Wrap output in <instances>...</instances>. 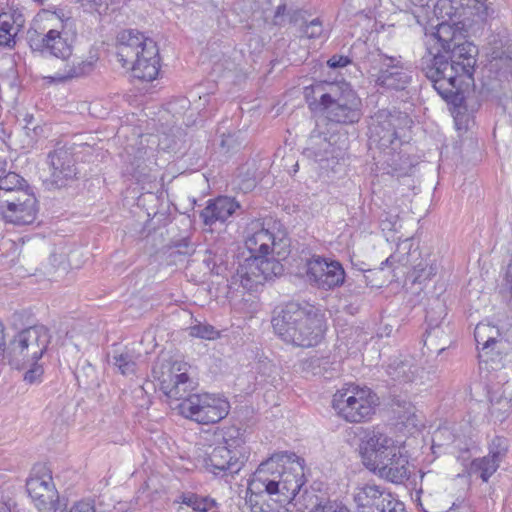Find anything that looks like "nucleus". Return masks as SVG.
<instances>
[{
	"label": "nucleus",
	"mask_w": 512,
	"mask_h": 512,
	"mask_svg": "<svg viewBox=\"0 0 512 512\" xmlns=\"http://www.w3.org/2000/svg\"><path fill=\"white\" fill-rule=\"evenodd\" d=\"M426 53L421 58V70L434 89L448 103L465 106L462 85L473 81L478 48L465 39L455 24L438 23L425 31Z\"/></svg>",
	"instance_id": "obj_1"
},
{
	"label": "nucleus",
	"mask_w": 512,
	"mask_h": 512,
	"mask_svg": "<svg viewBox=\"0 0 512 512\" xmlns=\"http://www.w3.org/2000/svg\"><path fill=\"white\" fill-rule=\"evenodd\" d=\"M304 484V459L292 452H276L249 478L245 503L251 512H266L264 493L281 505L289 504Z\"/></svg>",
	"instance_id": "obj_2"
},
{
	"label": "nucleus",
	"mask_w": 512,
	"mask_h": 512,
	"mask_svg": "<svg viewBox=\"0 0 512 512\" xmlns=\"http://www.w3.org/2000/svg\"><path fill=\"white\" fill-rule=\"evenodd\" d=\"M245 246L251 256L239 265L231 284L248 291L283 273L282 261L290 254V239L275 235L260 221H252L246 230Z\"/></svg>",
	"instance_id": "obj_3"
},
{
	"label": "nucleus",
	"mask_w": 512,
	"mask_h": 512,
	"mask_svg": "<svg viewBox=\"0 0 512 512\" xmlns=\"http://www.w3.org/2000/svg\"><path fill=\"white\" fill-rule=\"evenodd\" d=\"M187 370V363L183 361L160 360L154 365L152 375L168 398L182 399L179 411L185 418L200 424L216 423L225 418L230 409L227 399L209 393L189 395L192 381Z\"/></svg>",
	"instance_id": "obj_4"
},
{
	"label": "nucleus",
	"mask_w": 512,
	"mask_h": 512,
	"mask_svg": "<svg viewBox=\"0 0 512 512\" xmlns=\"http://www.w3.org/2000/svg\"><path fill=\"white\" fill-rule=\"evenodd\" d=\"M304 97L311 110L323 112L337 124L353 125L363 115L362 101L347 82H316L304 88Z\"/></svg>",
	"instance_id": "obj_5"
},
{
	"label": "nucleus",
	"mask_w": 512,
	"mask_h": 512,
	"mask_svg": "<svg viewBox=\"0 0 512 512\" xmlns=\"http://www.w3.org/2000/svg\"><path fill=\"white\" fill-rule=\"evenodd\" d=\"M271 323L282 341L302 348L317 346L326 330L323 315L317 309L294 302L275 312Z\"/></svg>",
	"instance_id": "obj_6"
},
{
	"label": "nucleus",
	"mask_w": 512,
	"mask_h": 512,
	"mask_svg": "<svg viewBox=\"0 0 512 512\" xmlns=\"http://www.w3.org/2000/svg\"><path fill=\"white\" fill-rule=\"evenodd\" d=\"M413 121L407 113L399 110H378L369 124V147L383 152V157H392L401 145L405 130Z\"/></svg>",
	"instance_id": "obj_7"
},
{
	"label": "nucleus",
	"mask_w": 512,
	"mask_h": 512,
	"mask_svg": "<svg viewBox=\"0 0 512 512\" xmlns=\"http://www.w3.org/2000/svg\"><path fill=\"white\" fill-rule=\"evenodd\" d=\"M331 404L338 417L359 424L369 421L375 414L378 397L368 387L348 383L334 393Z\"/></svg>",
	"instance_id": "obj_8"
},
{
	"label": "nucleus",
	"mask_w": 512,
	"mask_h": 512,
	"mask_svg": "<svg viewBox=\"0 0 512 512\" xmlns=\"http://www.w3.org/2000/svg\"><path fill=\"white\" fill-rule=\"evenodd\" d=\"M76 35L74 21L67 18L60 22L59 27L49 29L47 32L29 29L26 33V41L34 54L67 59L73 54Z\"/></svg>",
	"instance_id": "obj_9"
},
{
	"label": "nucleus",
	"mask_w": 512,
	"mask_h": 512,
	"mask_svg": "<svg viewBox=\"0 0 512 512\" xmlns=\"http://www.w3.org/2000/svg\"><path fill=\"white\" fill-rule=\"evenodd\" d=\"M503 329L490 321H482L474 329L480 362L490 365L492 370L512 364V344L504 338Z\"/></svg>",
	"instance_id": "obj_10"
},
{
	"label": "nucleus",
	"mask_w": 512,
	"mask_h": 512,
	"mask_svg": "<svg viewBox=\"0 0 512 512\" xmlns=\"http://www.w3.org/2000/svg\"><path fill=\"white\" fill-rule=\"evenodd\" d=\"M232 434L224 439L223 445H218L204 457V466L207 471L214 475L239 473L248 460L249 450L245 441L239 437V431L234 430Z\"/></svg>",
	"instance_id": "obj_11"
},
{
	"label": "nucleus",
	"mask_w": 512,
	"mask_h": 512,
	"mask_svg": "<svg viewBox=\"0 0 512 512\" xmlns=\"http://www.w3.org/2000/svg\"><path fill=\"white\" fill-rule=\"evenodd\" d=\"M369 60L372 69L376 70L372 74L375 84L383 91H402L410 84L412 71L400 56H388L377 52L371 54Z\"/></svg>",
	"instance_id": "obj_12"
},
{
	"label": "nucleus",
	"mask_w": 512,
	"mask_h": 512,
	"mask_svg": "<svg viewBox=\"0 0 512 512\" xmlns=\"http://www.w3.org/2000/svg\"><path fill=\"white\" fill-rule=\"evenodd\" d=\"M50 343L48 329L35 325L20 331L10 342L9 350L17 361L33 362L42 358Z\"/></svg>",
	"instance_id": "obj_13"
},
{
	"label": "nucleus",
	"mask_w": 512,
	"mask_h": 512,
	"mask_svg": "<svg viewBox=\"0 0 512 512\" xmlns=\"http://www.w3.org/2000/svg\"><path fill=\"white\" fill-rule=\"evenodd\" d=\"M26 489L40 512H57L59 494L48 468L45 466L34 467L26 481Z\"/></svg>",
	"instance_id": "obj_14"
},
{
	"label": "nucleus",
	"mask_w": 512,
	"mask_h": 512,
	"mask_svg": "<svg viewBox=\"0 0 512 512\" xmlns=\"http://www.w3.org/2000/svg\"><path fill=\"white\" fill-rule=\"evenodd\" d=\"M306 280L322 290L340 287L345 281V270L339 261L313 255L305 263Z\"/></svg>",
	"instance_id": "obj_15"
},
{
	"label": "nucleus",
	"mask_w": 512,
	"mask_h": 512,
	"mask_svg": "<svg viewBox=\"0 0 512 512\" xmlns=\"http://www.w3.org/2000/svg\"><path fill=\"white\" fill-rule=\"evenodd\" d=\"M353 498L359 512H406L403 502L375 484L357 487Z\"/></svg>",
	"instance_id": "obj_16"
},
{
	"label": "nucleus",
	"mask_w": 512,
	"mask_h": 512,
	"mask_svg": "<svg viewBox=\"0 0 512 512\" xmlns=\"http://www.w3.org/2000/svg\"><path fill=\"white\" fill-rule=\"evenodd\" d=\"M38 214L37 199L33 193L0 200V216L6 223L17 226L32 224Z\"/></svg>",
	"instance_id": "obj_17"
},
{
	"label": "nucleus",
	"mask_w": 512,
	"mask_h": 512,
	"mask_svg": "<svg viewBox=\"0 0 512 512\" xmlns=\"http://www.w3.org/2000/svg\"><path fill=\"white\" fill-rule=\"evenodd\" d=\"M372 470L395 484H402L410 476L408 457L402 453L401 448H397L388 457L378 460V463H369Z\"/></svg>",
	"instance_id": "obj_18"
},
{
	"label": "nucleus",
	"mask_w": 512,
	"mask_h": 512,
	"mask_svg": "<svg viewBox=\"0 0 512 512\" xmlns=\"http://www.w3.org/2000/svg\"><path fill=\"white\" fill-rule=\"evenodd\" d=\"M158 47L155 41H148L147 47L142 48L128 66H131L133 76L140 80L152 81L159 73Z\"/></svg>",
	"instance_id": "obj_19"
},
{
	"label": "nucleus",
	"mask_w": 512,
	"mask_h": 512,
	"mask_svg": "<svg viewBox=\"0 0 512 512\" xmlns=\"http://www.w3.org/2000/svg\"><path fill=\"white\" fill-rule=\"evenodd\" d=\"M148 41H153L142 32L135 29H126L117 35V56L123 67H127L135 60L142 48L147 47Z\"/></svg>",
	"instance_id": "obj_20"
},
{
	"label": "nucleus",
	"mask_w": 512,
	"mask_h": 512,
	"mask_svg": "<svg viewBox=\"0 0 512 512\" xmlns=\"http://www.w3.org/2000/svg\"><path fill=\"white\" fill-rule=\"evenodd\" d=\"M40 178L47 189L61 188L76 175L72 162H40Z\"/></svg>",
	"instance_id": "obj_21"
},
{
	"label": "nucleus",
	"mask_w": 512,
	"mask_h": 512,
	"mask_svg": "<svg viewBox=\"0 0 512 512\" xmlns=\"http://www.w3.org/2000/svg\"><path fill=\"white\" fill-rule=\"evenodd\" d=\"M399 446L396 441L377 429L369 431L363 441L364 454L368 455L370 463H378L388 457Z\"/></svg>",
	"instance_id": "obj_22"
},
{
	"label": "nucleus",
	"mask_w": 512,
	"mask_h": 512,
	"mask_svg": "<svg viewBox=\"0 0 512 512\" xmlns=\"http://www.w3.org/2000/svg\"><path fill=\"white\" fill-rule=\"evenodd\" d=\"M240 204L231 197L220 196L207 202L206 207L201 211V218L205 225H213L217 221L225 222L238 209Z\"/></svg>",
	"instance_id": "obj_23"
},
{
	"label": "nucleus",
	"mask_w": 512,
	"mask_h": 512,
	"mask_svg": "<svg viewBox=\"0 0 512 512\" xmlns=\"http://www.w3.org/2000/svg\"><path fill=\"white\" fill-rule=\"evenodd\" d=\"M59 60L60 66L52 75L46 77L50 83H65L72 79L86 76L93 70L92 62L80 60L73 57V55L67 59Z\"/></svg>",
	"instance_id": "obj_24"
},
{
	"label": "nucleus",
	"mask_w": 512,
	"mask_h": 512,
	"mask_svg": "<svg viewBox=\"0 0 512 512\" xmlns=\"http://www.w3.org/2000/svg\"><path fill=\"white\" fill-rule=\"evenodd\" d=\"M307 158L320 157V160L338 159L341 157L336 153L333 145L328 141L326 135L314 129L309 137L308 146L304 149Z\"/></svg>",
	"instance_id": "obj_25"
},
{
	"label": "nucleus",
	"mask_w": 512,
	"mask_h": 512,
	"mask_svg": "<svg viewBox=\"0 0 512 512\" xmlns=\"http://www.w3.org/2000/svg\"><path fill=\"white\" fill-rule=\"evenodd\" d=\"M32 193L26 180L15 172L0 174V200L6 198H17L20 194Z\"/></svg>",
	"instance_id": "obj_26"
},
{
	"label": "nucleus",
	"mask_w": 512,
	"mask_h": 512,
	"mask_svg": "<svg viewBox=\"0 0 512 512\" xmlns=\"http://www.w3.org/2000/svg\"><path fill=\"white\" fill-rule=\"evenodd\" d=\"M420 371L413 359H395L387 368L388 375L399 383L414 382Z\"/></svg>",
	"instance_id": "obj_27"
},
{
	"label": "nucleus",
	"mask_w": 512,
	"mask_h": 512,
	"mask_svg": "<svg viewBox=\"0 0 512 512\" xmlns=\"http://www.w3.org/2000/svg\"><path fill=\"white\" fill-rule=\"evenodd\" d=\"M299 491L300 489L294 492V497L289 502L293 503L298 512H322L324 507H326V503L330 501V499L317 494L313 490H305L301 495L297 496Z\"/></svg>",
	"instance_id": "obj_28"
},
{
	"label": "nucleus",
	"mask_w": 512,
	"mask_h": 512,
	"mask_svg": "<svg viewBox=\"0 0 512 512\" xmlns=\"http://www.w3.org/2000/svg\"><path fill=\"white\" fill-rule=\"evenodd\" d=\"M415 7L421 9H430L433 6L432 13L440 23H448L447 19H452L456 15L457 8L453 5L452 0H410Z\"/></svg>",
	"instance_id": "obj_29"
},
{
	"label": "nucleus",
	"mask_w": 512,
	"mask_h": 512,
	"mask_svg": "<svg viewBox=\"0 0 512 512\" xmlns=\"http://www.w3.org/2000/svg\"><path fill=\"white\" fill-rule=\"evenodd\" d=\"M90 150L92 148L87 144H75V143H62L58 142L53 151L49 152L48 157L51 160H68L74 157H86L91 156Z\"/></svg>",
	"instance_id": "obj_30"
},
{
	"label": "nucleus",
	"mask_w": 512,
	"mask_h": 512,
	"mask_svg": "<svg viewBox=\"0 0 512 512\" xmlns=\"http://www.w3.org/2000/svg\"><path fill=\"white\" fill-rule=\"evenodd\" d=\"M139 354L129 349L115 351L112 356V363L124 376L135 375L138 369L137 361Z\"/></svg>",
	"instance_id": "obj_31"
},
{
	"label": "nucleus",
	"mask_w": 512,
	"mask_h": 512,
	"mask_svg": "<svg viewBox=\"0 0 512 512\" xmlns=\"http://www.w3.org/2000/svg\"><path fill=\"white\" fill-rule=\"evenodd\" d=\"M439 270V263L433 256L428 255L425 258H421L420 261L414 265L412 270V281L414 283H423L432 279Z\"/></svg>",
	"instance_id": "obj_32"
},
{
	"label": "nucleus",
	"mask_w": 512,
	"mask_h": 512,
	"mask_svg": "<svg viewBox=\"0 0 512 512\" xmlns=\"http://www.w3.org/2000/svg\"><path fill=\"white\" fill-rule=\"evenodd\" d=\"M498 468L499 465H497L493 459H490L487 456H483L475 458L470 462L467 468V473L470 476H478L483 482L486 483L498 470Z\"/></svg>",
	"instance_id": "obj_33"
},
{
	"label": "nucleus",
	"mask_w": 512,
	"mask_h": 512,
	"mask_svg": "<svg viewBox=\"0 0 512 512\" xmlns=\"http://www.w3.org/2000/svg\"><path fill=\"white\" fill-rule=\"evenodd\" d=\"M412 242L406 239L398 244L397 250L390 255L385 261L381 263L380 269L383 270L384 266H389L393 270L399 267H405L409 264V251L411 250Z\"/></svg>",
	"instance_id": "obj_34"
},
{
	"label": "nucleus",
	"mask_w": 512,
	"mask_h": 512,
	"mask_svg": "<svg viewBox=\"0 0 512 512\" xmlns=\"http://www.w3.org/2000/svg\"><path fill=\"white\" fill-rule=\"evenodd\" d=\"M181 503L192 508L195 512H208L217 506L215 499L187 493L181 496Z\"/></svg>",
	"instance_id": "obj_35"
},
{
	"label": "nucleus",
	"mask_w": 512,
	"mask_h": 512,
	"mask_svg": "<svg viewBox=\"0 0 512 512\" xmlns=\"http://www.w3.org/2000/svg\"><path fill=\"white\" fill-rule=\"evenodd\" d=\"M13 16L9 13L0 14V46L11 47L15 44L17 29Z\"/></svg>",
	"instance_id": "obj_36"
},
{
	"label": "nucleus",
	"mask_w": 512,
	"mask_h": 512,
	"mask_svg": "<svg viewBox=\"0 0 512 512\" xmlns=\"http://www.w3.org/2000/svg\"><path fill=\"white\" fill-rule=\"evenodd\" d=\"M509 449V442L506 438L495 436L488 443V454L490 459L500 466V463L506 458Z\"/></svg>",
	"instance_id": "obj_37"
},
{
	"label": "nucleus",
	"mask_w": 512,
	"mask_h": 512,
	"mask_svg": "<svg viewBox=\"0 0 512 512\" xmlns=\"http://www.w3.org/2000/svg\"><path fill=\"white\" fill-rule=\"evenodd\" d=\"M188 334L204 340H216L220 337V332L214 326L197 320L188 328Z\"/></svg>",
	"instance_id": "obj_38"
},
{
	"label": "nucleus",
	"mask_w": 512,
	"mask_h": 512,
	"mask_svg": "<svg viewBox=\"0 0 512 512\" xmlns=\"http://www.w3.org/2000/svg\"><path fill=\"white\" fill-rule=\"evenodd\" d=\"M432 442V448L451 445L456 443V436L449 427L443 426L433 433Z\"/></svg>",
	"instance_id": "obj_39"
},
{
	"label": "nucleus",
	"mask_w": 512,
	"mask_h": 512,
	"mask_svg": "<svg viewBox=\"0 0 512 512\" xmlns=\"http://www.w3.org/2000/svg\"><path fill=\"white\" fill-rule=\"evenodd\" d=\"M23 365H29L30 368L24 374V381L28 384H38L42 381L44 369L38 361L23 362Z\"/></svg>",
	"instance_id": "obj_40"
},
{
	"label": "nucleus",
	"mask_w": 512,
	"mask_h": 512,
	"mask_svg": "<svg viewBox=\"0 0 512 512\" xmlns=\"http://www.w3.org/2000/svg\"><path fill=\"white\" fill-rule=\"evenodd\" d=\"M303 35L308 38H319L323 35L324 28L323 23L320 18H315L305 25L302 26L301 29Z\"/></svg>",
	"instance_id": "obj_41"
},
{
	"label": "nucleus",
	"mask_w": 512,
	"mask_h": 512,
	"mask_svg": "<svg viewBox=\"0 0 512 512\" xmlns=\"http://www.w3.org/2000/svg\"><path fill=\"white\" fill-rule=\"evenodd\" d=\"M267 2L270 6L267 10L275 9L273 23L275 25H280L286 12L287 0H268Z\"/></svg>",
	"instance_id": "obj_42"
},
{
	"label": "nucleus",
	"mask_w": 512,
	"mask_h": 512,
	"mask_svg": "<svg viewBox=\"0 0 512 512\" xmlns=\"http://www.w3.org/2000/svg\"><path fill=\"white\" fill-rule=\"evenodd\" d=\"M241 146V143L238 142V138L235 134L222 135L220 141V148L225 153H228L231 150H236Z\"/></svg>",
	"instance_id": "obj_43"
},
{
	"label": "nucleus",
	"mask_w": 512,
	"mask_h": 512,
	"mask_svg": "<svg viewBox=\"0 0 512 512\" xmlns=\"http://www.w3.org/2000/svg\"><path fill=\"white\" fill-rule=\"evenodd\" d=\"M491 402V413L506 412L510 407V399L507 397H499L495 399L494 396L490 397Z\"/></svg>",
	"instance_id": "obj_44"
},
{
	"label": "nucleus",
	"mask_w": 512,
	"mask_h": 512,
	"mask_svg": "<svg viewBox=\"0 0 512 512\" xmlns=\"http://www.w3.org/2000/svg\"><path fill=\"white\" fill-rule=\"evenodd\" d=\"M68 512H96L94 500L83 499L75 502Z\"/></svg>",
	"instance_id": "obj_45"
},
{
	"label": "nucleus",
	"mask_w": 512,
	"mask_h": 512,
	"mask_svg": "<svg viewBox=\"0 0 512 512\" xmlns=\"http://www.w3.org/2000/svg\"><path fill=\"white\" fill-rule=\"evenodd\" d=\"M352 60L348 56L333 55L327 61V65L332 69L343 68L349 65Z\"/></svg>",
	"instance_id": "obj_46"
},
{
	"label": "nucleus",
	"mask_w": 512,
	"mask_h": 512,
	"mask_svg": "<svg viewBox=\"0 0 512 512\" xmlns=\"http://www.w3.org/2000/svg\"><path fill=\"white\" fill-rule=\"evenodd\" d=\"M322 512H351V510L341 501L330 500Z\"/></svg>",
	"instance_id": "obj_47"
},
{
	"label": "nucleus",
	"mask_w": 512,
	"mask_h": 512,
	"mask_svg": "<svg viewBox=\"0 0 512 512\" xmlns=\"http://www.w3.org/2000/svg\"><path fill=\"white\" fill-rule=\"evenodd\" d=\"M398 217L386 214L384 219H381L380 226L383 231H394L397 229Z\"/></svg>",
	"instance_id": "obj_48"
},
{
	"label": "nucleus",
	"mask_w": 512,
	"mask_h": 512,
	"mask_svg": "<svg viewBox=\"0 0 512 512\" xmlns=\"http://www.w3.org/2000/svg\"><path fill=\"white\" fill-rule=\"evenodd\" d=\"M437 478V475L432 471L423 472L420 475V492L423 491V487L425 486L427 489L430 488V483L433 482Z\"/></svg>",
	"instance_id": "obj_49"
},
{
	"label": "nucleus",
	"mask_w": 512,
	"mask_h": 512,
	"mask_svg": "<svg viewBox=\"0 0 512 512\" xmlns=\"http://www.w3.org/2000/svg\"><path fill=\"white\" fill-rule=\"evenodd\" d=\"M511 287H512V259L510 260V262L508 263V265L506 267L504 279H503V282L501 285V288H511Z\"/></svg>",
	"instance_id": "obj_50"
},
{
	"label": "nucleus",
	"mask_w": 512,
	"mask_h": 512,
	"mask_svg": "<svg viewBox=\"0 0 512 512\" xmlns=\"http://www.w3.org/2000/svg\"><path fill=\"white\" fill-rule=\"evenodd\" d=\"M500 294H501L503 301H505L506 305L512 311V287L511 288H500Z\"/></svg>",
	"instance_id": "obj_51"
},
{
	"label": "nucleus",
	"mask_w": 512,
	"mask_h": 512,
	"mask_svg": "<svg viewBox=\"0 0 512 512\" xmlns=\"http://www.w3.org/2000/svg\"><path fill=\"white\" fill-rule=\"evenodd\" d=\"M286 146L284 147H279L276 152H275V157L276 158H282L284 159L287 155H286Z\"/></svg>",
	"instance_id": "obj_52"
},
{
	"label": "nucleus",
	"mask_w": 512,
	"mask_h": 512,
	"mask_svg": "<svg viewBox=\"0 0 512 512\" xmlns=\"http://www.w3.org/2000/svg\"><path fill=\"white\" fill-rule=\"evenodd\" d=\"M82 1L87 2V3H92L93 7H95L96 9L98 7H101L103 4V0H82Z\"/></svg>",
	"instance_id": "obj_53"
},
{
	"label": "nucleus",
	"mask_w": 512,
	"mask_h": 512,
	"mask_svg": "<svg viewBox=\"0 0 512 512\" xmlns=\"http://www.w3.org/2000/svg\"><path fill=\"white\" fill-rule=\"evenodd\" d=\"M437 333H438V331L435 328L427 331V338L425 340V344H427V341L432 337L433 334L436 335Z\"/></svg>",
	"instance_id": "obj_54"
},
{
	"label": "nucleus",
	"mask_w": 512,
	"mask_h": 512,
	"mask_svg": "<svg viewBox=\"0 0 512 512\" xmlns=\"http://www.w3.org/2000/svg\"><path fill=\"white\" fill-rule=\"evenodd\" d=\"M5 344L4 342V331L2 326L0 325V348L3 347Z\"/></svg>",
	"instance_id": "obj_55"
},
{
	"label": "nucleus",
	"mask_w": 512,
	"mask_h": 512,
	"mask_svg": "<svg viewBox=\"0 0 512 512\" xmlns=\"http://www.w3.org/2000/svg\"><path fill=\"white\" fill-rule=\"evenodd\" d=\"M489 91H491L492 93V96L497 98V99H501V96L499 95V93L496 91L495 87L493 86L491 89H488Z\"/></svg>",
	"instance_id": "obj_56"
},
{
	"label": "nucleus",
	"mask_w": 512,
	"mask_h": 512,
	"mask_svg": "<svg viewBox=\"0 0 512 512\" xmlns=\"http://www.w3.org/2000/svg\"><path fill=\"white\" fill-rule=\"evenodd\" d=\"M299 170V165H298V162H296L294 165H293V170H292V173L295 174L297 173Z\"/></svg>",
	"instance_id": "obj_57"
},
{
	"label": "nucleus",
	"mask_w": 512,
	"mask_h": 512,
	"mask_svg": "<svg viewBox=\"0 0 512 512\" xmlns=\"http://www.w3.org/2000/svg\"><path fill=\"white\" fill-rule=\"evenodd\" d=\"M0 512H10V509L6 505H3L0 507Z\"/></svg>",
	"instance_id": "obj_58"
},
{
	"label": "nucleus",
	"mask_w": 512,
	"mask_h": 512,
	"mask_svg": "<svg viewBox=\"0 0 512 512\" xmlns=\"http://www.w3.org/2000/svg\"><path fill=\"white\" fill-rule=\"evenodd\" d=\"M439 306H440V314H443L444 311H445V308L442 304L439 303Z\"/></svg>",
	"instance_id": "obj_59"
},
{
	"label": "nucleus",
	"mask_w": 512,
	"mask_h": 512,
	"mask_svg": "<svg viewBox=\"0 0 512 512\" xmlns=\"http://www.w3.org/2000/svg\"><path fill=\"white\" fill-rule=\"evenodd\" d=\"M390 508L386 507V505L383 507V512H389Z\"/></svg>",
	"instance_id": "obj_60"
},
{
	"label": "nucleus",
	"mask_w": 512,
	"mask_h": 512,
	"mask_svg": "<svg viewBox=\"0 0 512 512\" xmlns=\"http://www.w3.org/2000/svg\"><path fill=\"white\" fill-rule=\"evenodd\" d=\"M95 156H96V157H99V156H100L102 159L106 157L104 154H101V155H100V154H96Z\"/></svg>",
	"instance_id": "obj_61"
}]
</instances>
